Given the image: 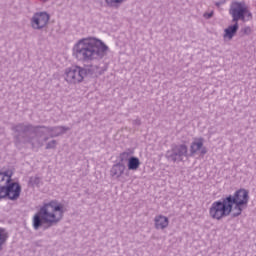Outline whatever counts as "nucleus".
<instances>
[{"mask_svg":"<svg viewBox=\"0 0 256 256\" xmlns=\"http://www.w3.org/2000/svg\"><path fill=\"white\" fill-rule=\"evenodd\" d=\"M108 53L109 46L93 37L80 39L73 47V56L84 63L101 61Z\"/></svg>","mask_w":256,"mask_h":256,"instance_id":"nucleus-1","label":"nucleus"},{"mask_svg":"<svg viewBox=\"0 0 256 256\" xmlns=\"http://www.w3.org/2000/svg\"><path fill=\"white\" fill-rule=\"evenodd\" d=\"M63 219V205L55 201L44 204L32 218V227L34 231L50 229L57 225Z\"/></svg>","mask_w":256,"mask_h":256,"instance_id":"nucleus-2","label":"nucleus"},{"mask_svg":"<svg viewBox=\"0 0 256 256\" xmlns=\"http://www.w3.org/2000/svg\"><path fill=\"white\" fill-rule=\"evenodd\" d=\"M12 131H14L15 136V143H30L32 147H43V144L49 141V137H44L45 130L43 126H36L34 127L31 124H17L12 127Z\"/></svg>","mask_w":256,"mask_h":256,"instance_id":"nucleus-3","label":"nucleus"},{"mask_svg":"<svg viewBox=\"0 0 256 256\" xmlns=\"http://www.w3.org/2000/svg\"><path fill=\"white\" fill-rule=\"evenodd\" d=\"M12 170L0 172V199H9V201H17L21 197V184L13 182Z\"/></svg>","mask_w":256,"mask_h":256,"instance_id":"nucleus-4","label":"nucleus"},{"mask_svg":"<svg viewBox=\"0 0 256 256\" xmlns=\"http://www.w3.org/2000/svg\"><path fill=\"white\" fill-rule=\"evenodd\" d=\"M234 208L231 204V200L222 198L220 200L214 201L209 208V215L212 219L216 221H221V219H225V217H229L232 214L233 217Z\"/></svg>","mask_w":256,"mask_h":256,"instance_id":"nucleus-5","label":"nucleus"},{"mask_svg":"<svg viewBox=\"0 0 256 256\" xmlns=\"http://www.w3.org/2000/svg\"><path fill=\"white\" fill-rule=\"evenodd\" d=\"M226 197L230 200V204L234 209L233 217H239L249 203V191L246 189H239L234 193V195H228Z\"/></svg>","mask_w":256,"mask_h":256,"instance_id":"nucleus-6","label":"nucleus"},{"mask_svg":"<svg viewBox=\"0 0 256 256\" xmlns=\"http://www.w3.org/2000/svg\"><path fill=\"white\" fill-rule=\"evenodd\" d=\"M229 15H231L233 23L245 21V17H248V19L253 17V14L251 11H249V9H247V6H245L244 2L237 1H233L230 4Z\"/></svg>","mask_w":256,"mask_h":256,"instance_id":"nucleus-7","label":"nucleus"},{"mask_svg":"<svg viewBox=\"0 0 256 256\" xmlns=\"http://www.w3.org/2000/svg\"><path fill=\"white\" fill-rule=\"evenodd\" d=\"M165 157L172 163H181L185 157H189V148L185 144L174 145L166 152Z\"/></svg>","mask_w":256,"mask_h":256,"instance_id":"nucleus-8","label":"nucleus"},{"mask_svg":"<svg viewBox=\"0 0 256 256\" xmlns=\"http://www.w3.org/2000/svg\"><path fill=\"white\" fill-rule=\"evenodd\" d=\"M86 75L87 70H85L84 68H81L79 66H72L66 69L64 78L67 83L75 85L76 83H81V81L85 79Z\"/></svg>","mask_w":256,"mask_h":256,"instance_id":"nucleus-9","label":"nucleus"},{"mask_svg":"<svg viewBox=\"0 0 256 256\" xmlns=\"http://www.w3.org/2000/svg\"><path fill=\"white\" fill-rule=\"evenodd\" d=\"M49 19L51 16L47 12H36L30 19V25L32 29L36 31H41V29H45L47 25H49Z\"/></svg>","mask_w":256,"mask_h":256,"instance_id":"nucleus-10","label":"nucleus"},{"mask_svg":"<svg viewBox=\"0 0 256 256\" xmlns=\"http://www.w3.org/2000/svg\"><path fill=\"white\" fill-rule=\"evenodd\" d=\"M203 138H194L193 142L190 145V157H193L196 153H201V155H205L207 153V149L203 147L204 143Z\"/></svg>","mask_w":256,"mask_h":256,"instance_id":"nucleus-11","label":"nucleus"},{"mask_svg":"<svg viewBox=\"0 0 256 256\" xmlns=\"http://www.w3.org/2000/svg\"><path fill=\"white\" fill-rule=\"evenodd\" d=\"M42 129L45 131V134L49 133L50 137H59L60 135H63L64 133H67L69 131V127L65 126H55V127H46L42 126Z\"/></svg>","mask_w":256,"mask_h":256,"instance_id":"nucleus-12","label":"nucleus"},{"mask_svg":"<svg viewBox=\"0 0 256 256\" xmlns=\"http://www.w3.org/2000/svg\"><path fill=\"white\" fill-rule=\"evenodd\" d=\"M155 229H167L169 227V218L164 215H157L154 218Z\"/></svg>","mask_w":256,"mask_h":256,"instance_id":"nucleus-13","label":"nucleus"},{"mask_svg":"<svg viewBox=\"0 0 256 256\" xmlns=\"http://www.w3.org/2000/svg\"><path fill=\"white\" fill-rule=\"evenodd\" d=\"M124 173L125 166L121 162L114 164L110 169V176H112L114 179H119Z\"/></svg>","mask_w":256,"mask_h":256,"instance_id":"nucleus-14","label":"nucleus"},{"mask_svg":"<svg viewBox=\"0 0 256 256\" xmlns=\"http://www.w3.org/2000/svg\"><path fill=\"white\" fill-rule=\"evenodd\" d=\"M237 31H239V22H234V25H230L224 30V37L228 39H233Z\"/></svg>","mask_w":256,"mask_h":256,"instance_id":"nucleus-15","label":"nucleus"},{"mask_svg":"<svg viewBox=\"0 0 256 256\" xmlns=\"http://www.w3.org/2000/svg\"><path fill=\"white\" fill-rule=\"evenodd\" d=\"M141 165V161H139V158L135 156H131L128 161V170L129 171H137L139 169V166Z\"/></svg>","mask_w":256,"mask_h":256,"instance_id":"nucleus-16","label":"nucleus"},{"mask_svg":"<svg viewBox=\"0 0 256 256\" xmlns=\"http://www.w3.org/2000/svg\"><path fill=\"white\" fill-rule=\"evenodd\" d=\"M8 238L9 236L7 235V232L5 231V229L0 228V251L3 250V245L4 243H7Z\"/></svg>","mask_w":256,"mask_h":256,"instance_id":"nucleus-17","label":"nucleus"},{"mask_svg":"<svg viewBox=\"0 0 256 256\" xmlns=\"http://www.w3.org/2000/svg\"><path fill=\"white\" fill-rule=\"evenodd\" d=\"M41 184V178L39 176H32L29 179V185L32 187H39Z\"/></svg>","mask_w":256,"mask_h":256,"instance_id":"nucleus-18","label":"nucleus"},{"mask_svg":"<svg viewBox=\"0 0 256 256\" xmlns=\"http://www.w3.org/2000/svg\"><path fill=\"white\" fill-rule=\"evenodd\" d=\"M88 73H90V75H101V68H99V66L94 65V66H90V68H88Z\"/></svg>","mask_w":256,"mask_h":256,"instance_id":"nucleus-19","label":"nucleus"},{"mask_svg":"<svg viewBox=\"0 0 256 256\" xmlns=\"http://www.w3.org/2000/svg\"><path fill=\"white\" fill-rule=\"evenodd\" d=\"M131 159V153L130 152H123L120 154V161L123 163L125 161H128Z\"/></svg>","mask_w":256,"mask_h":256,"instance_id":"nucleus-20","label":"nucleus"},{"mask_svg":"<svg viewBox=\"0 0 256 256\" xmlns=\"http://www.w3.org/2000/svg\"><path fill=\"white\" fill-rule=\"evenodd\" d=\"M107 5H121V3H125L127 0H105Z\"/></svg>","mask_w":256,"mask_h":256,"instance_id":"nucleus-21","label":"nucleus"},{"mask_svg":"<svg viewBox=\"0 0 256 256\" xmlns=\"http://www.w3.org/2000/svg\"><path fill=\"white\" fill-rule=\"evenodd\" d=\"M57 147V140H52L46 144V149H55Z\"/></svg>","mask_w":256,"mask_h":256,"instance_id":"nucleus-22","label":"nucleus"},{"mask_svg":"<svg viewBox=\"0 0 256 256\" xmlns=\"http://www.w3.org/2000/svg\"><path fill=\"white\" fill-rule=\"evenodd\" d=\"M241 32L243 33V35H249L251 33V27L246 26L242 28Z\"/></svg>","mask_w":256,"mask_h":256,"instance_id":"nucleus-23","label":"nucleus"},{"mask_svg":"<svg viewBox=\"0 0 256 256\" xmlns=\"http://www.w3.org/2000/svg\"><path fill=\"white\" fill-rule=\"evenodd\" d=\"M227 3V0H219L218 2H215L216 7H221V5H225Z\"/></svg>","mask_w":256,"mask_h":256,"instance_id":"nucleus-24","label":"nucleus"},{"mask_svg":"<svg viewBox=\"0 0 256 256\" xmlns=\"http://www.w3.org/2000/svg\"><path fill=\"white\" fill-rule=\"evenodd\" d=\"M204 17H205V19H211V17H213V12L204 13Z\"/></svg>","mask_w":256,"mask_h":256,"instance_id":"nucleus-25","label":"nucleus"},{"mask_svg":"<svg viewBox=\"0 0 256 256\" xmlns=\"http://www.w3.org/2000/svg\"><path fill=\"white\" fill-rule=\"evenodd\" d=\"M136 125H141V120H135Z\"/></svg>","mask_w":256,"mask_h":256,"instance_id":"nucleus-26","label":"nucleus"},{"mask_svg":"<svg viewBox=\"0 0 256 256\" xmlns=\"http://www.w3.org/2000/svg\"><path fill=\"white\" fill-rule=\"evenodd\" d=\"M41 1H44V2H45V1H48V0H41Z\"/></svg>","mask_w":256,"mask_h":256,"instance_id":"nucleus-27","label":"nucleus"}]
</instances>
